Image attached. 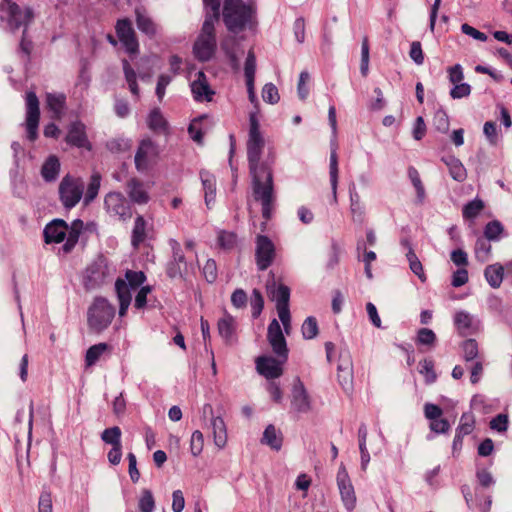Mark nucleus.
<instances>
[{
  "instance_id": "1",
  "label": "nucleus",
  "mask_w": 512,
  "mask_h": 512,
  "mask_svg": "<svg viewBox=\"0 0 512 512\" xmlns=\"http://www.w3.org/2000/svg\"><path fill=\"white\" fill-rule=\"evenodd\" d=\"M247 157L253 183L273 180L270 166L274 162L275 152L265 141L256 113H251L249 117Z\"/></svg>"
},
{
  "instance_id": "2",
  "label": "nucleus",
  "mask_w": 512,
  "mask_h": 512,
  "mask_svg": "<svg viewBox=\"0 0 512 512\" xmlns=\"http://www.w3.org/2000/svg\"><path fill=\"white\" fill-rule=\"evenodd\" d=\"M146 281V276L142 271L127 270L125 279H117L115 288L119 300V315L122 317L126 314L132 300L133 293H137L138 289Z\"/></svg>"
},
{
  "instance_id": "3",
  "label": "nucleus",
  "mask_w": 512,
  "mask_h": 512,
  "mask_svg": "<svg viewBox=\"0 0 512 512\" xmlns=\"http://www.w3.org/2000/svg\"><path fill=\"white\" fill-rule=\"evenodd\" d=\"M215 24V16H206L201 32L194 43L193 52L195 57L200 61L210 60L215 53Z\"/></svg>"
},
{
  "instance_id": "4",
  "label": "nucleus",
  "mask_w": 512,
  "mask_h": 512,
  "mask_svg": "<svg viewBox=\"0 0 512 512\" xmlns=\"http://www.w3.org/2000/svg\"><path fill=\"white\" fill-rule=\"evenodd\" d=\"M250 15L251 9L242 0H225L223 19L231 32L242 30Z\"/></svg>"
},
{
  "instance_id": "5",
  "label": "nucleus",
  "mask_w": 512,
  "mask_h": 512,
  "mask_svg": "<svg viewBox=\"0 0 512 512\" xmlns=\"http://www.w3.org/2000/svg\"><path fill=\"white\" fill-rule=\"evenodd\" d=\"M114 308L107 300L97 298L88 310V324L95 331H102L111 323Z\"/></svg>"
},
{
  "instance_id": "6",
  "label": "nucleus",
  "mask_w": 512,
  "mask_h": 512,
  "mask_svg": "<svg viewBox=\"0 0 512 512\" xmlns=\"http://www.w3.org/2000/svg\"><path fill=\"white\" fill-rule=\"evenodd\" d=\"M26 117L24 127L26 136L30 142L38 139V127L40 122V102L35 92L28 91L25 96Z\"/></svg>"
},
{
  "instance_id": "7",
  "label": "nucleus",
  "mask_w": 512,
  "mask_h": 512,
  "mask_svg": "<svg viewBox=\"0 0 512 512\" xmlns=\"http://www.w3.org/2000/svg\"><path fill=\"white\" fill-rule=\"evenodd\" d=\"M286 361L287 358L283 357L276 359L271 356H260L255 361L256 370L266 379H276L283 374V365Z\"/></svg>"
},
{
  "instance_id": "8",
  "label": "nucleus",
  "mask_w": 512,
  "mask_h": 512,
  "mask_svg": "<svg viewBox=\"0 0 512 512\" xmlns=\"http://www.w3.org/2000/svg\"><path fill=\"white\" fill-rule=\"evenodd\" d=\"M8 16V25L12 30L23 27L27 31L28 25L34 18V13L30 7H20L18 4H11L5 9Z\"/></svg>"
},
{
  "instance_id": "9",
  "label": "nucleus",
  "mask_w": 512,
  "mask_h": 512,
  "mask_svg": "<svg viewBox=\"0 0 512 512\" xmlns=\"http://www.w3.org/2000/svg\"><path fill=\"white\" fill-rule=\"evenodd\" d=\"M117 37L129 54L135 55L139 51V44L131 22L127 19L118 20L115 26Z\"/></svg>"
},
{
  "instance_id": "10",
  "label": "nucleus",
  "mask_w": 512,
  "mask_h": 512,
  "mask_svg": "<svg viewBox=\"0 0 512 512\" xmlns=\"http://www.w3.org/2000/svg\"><path fill=\"white\" fill-rule=\"evenodd\" d=\"M267 339L273 352L278 357L288 358L286 340L278 320L273 319L270 322L267 331Z\"/></svg>"
},
{
  "instance_id": "11",
  "label": "nucleus",
  "mask_w": 512,
  "mask_h": 512,
  "mask_svg": "<svg viewBox=\"0 0 512 512\" xmlns=\"http://www.w3.org/2000/svg\"><path fill=\"white\" fill-rule=\"evenodd\" d=\"M274 245L272 241L263 235H259L256 239V261L259 269L265 270L273 261Z\"/></svg>"
},
{
  "instance_id": "12",
  "label": "nucleus",
  "mask_w": 512,
  "mask_h": 512,
  "mask_svg": "<svg viewBox=\"0 0 512 512\" xmlns=\"http://www.w3.org/2000/svg\"><path fill=\"white\" fill-rule=\"evenodd\" d=\"M337 483L345 507L348 510L354 509L356 505V495L349 479L348 472L344 467H341L338 471Z\"/></svg>"
},
{
  "instance_id": "13",
  "label": "nucleus",
  "mask_w": 512,
  "mask_h": 512,
  "mask_svg": "<svg viewBox=\"0 0 512 512\" xmlns=\"http://www.w3.org/2000/svg\"><path fill=\"white\" fill-rule=\"evenodd\" d=\"M191 91L196 101H211L214 90L210 87L207 77L202 71L195 74V79L191 82Z\"/></svg>"
},
{
  "instance_id": "14",
  "label": "nucleus",
  "mask_w": 512,
  "mask_h": 512,
  "mask_svg": "<svg viewBox=\"0 0 512 512\" xmlns=\"http://www.w3.org/2000/svg\"><path fill=\"white\" fill-rule=\"evenodd\" d=\"M273 180L253 183V195L256 200L262 202L263 216L270 218V205L272 201Z\"/></svg>"
},
{
  "instance_id": "15",
  "label": "nucleus",
  "mask_w": 512,
  "mask_h": 512,
  "mask_svg": "<svg viewBox=\"0 0 512 512\" xmlns=\"http://www.w3.org/2000/svg\"><path fill=\"white\" fill-rule=\"evenodd\" d=\"M66 141L71 145L87 151L92 150V144L86 135L85 125L81 122H74L70 125Z\"/></svg>"
},
{
  "instance_id": "16",
  "label": "nucleus",
  "mask_w": 512,
  "mask_h": 512,
  "mask_svg": "<svg viewBox=\"0 0 512 512\" xmlns=\"http://www.w3.org/2000/svg\"><path fill=\"white\" fill-rule=\"evenodd\" d=\"M157 157V148L150 140L141 142L135 155V164L138 170L145 169Z\"/></svg>"
},
{
  "instance_id": "17",
  "label": "nucleus",
  "mask_w": 512,
  "mask_h": 512,
  "mask_svg": "<svg viewBox=\"0 0 512 512\" xmlns=\"http://www.w3.org/2000/svg\"><path fill=\"white\" fill-rule=\"evenodd\" d=\"M105 206L108 212L121 218L131 216L130 208L125 198L119 193H110L105 197Z\"/></svg>"
},
{
  "instance_id": "18",
  "label": "nucleus",
  "mask_w": 512,
  "mask_h": 512,
  "mask_svg": "<svg viewBox=\"0 0 512 512\" xmlns=\"http://www.w3.org/2000/svg\"><path fill=\"white\" fill-rule=\"evenodd\" d=\"M92 224L85 225L82 220H74L70 227L66 226V251L72 249L80 240H85L86 233Z\"/></svg>"
},
{
  "instance_id": "19",
  "label": "nucleus",
  "mask_w": 512,
  "mask_h": 512,
  "mask_svg": "<svg viewBox=\"0 0 512 512\" xmlns=\"http://www.w3.org/2000/svg\"><path fill=\"white\" fill-rule=\"evenodd\" d=\"M46 244L61 243L64 241V219H54L48 223L43 231Z\"/></svg>"
},
{
  "instance_id": "20",
  "label": "nucleus",
  "mask_w": 512,
  "mask_h": 512,
  "mask_svg": "<svg viewBox=\"0 0 512 512\" xmlns=\"http://www.w3.org/2000/svg\"><path fill=\"white\" fill-rule=\"evenodd\" d=\"M127 194L133 203L144 205L148 203L150 196L143 183L136 179H131L127 184Z\"/></svg>"
},
{
  "instance_id": "21",
  "label": "nucleus",
  "mask_w": 512,
  "mask_h": 512,
  "mask_svg": "<svg viewBox=\"0 0 512 512\" xmlns=\"http://www.w3.org/2000/svg\"><path fill=\"white\" fill-rule=\"evenodd\" d=\"M211 429L213 441L218 449H223L227 445L228 436L224 419L220 416L212 417Z\"/></svg>"
},
{
  "instance_id": "22",
  "label": "nucleus",
  "mask_w": 512,
  "mask_h": 512,
  "mask_svg": "<svg viewBox=\"0 0 512 512\" xmlns=\"http://www.w3.org/2000/svg\"><path fill=\"white\" fill-rule=\"evenodd\" d=\"M267 293L269 298L275 302L276 308L288 305L290 290L287 286L273 282L267 285Z\"/></svg>"
},
{
  "instance_id": "23",
  "label": "nucleus",
  "mask_w": 512,
  "mask_h": 512,
  "mask_svg": "<svg viewBox=\"0 0 512 512\" xmlns=\"http://www.w3.org/2000/svg\"><path fill=\"white\" fill-rule=\"evenodd\" d=\"M292 406L298 412H305L310 409L309 397L301 382L296 383L293 387Z\"/></svg>"
},
{
  "instance_id": "24",
  "label": "nucleus",
  "mask_w": 512,
  "mask_h": 512,
  "mask_svg": "<svg viewBox=\"0 0 512 512\" xmlns=\"http://www.w3.org/2000/svg\"><path fill=\"white\" fill-rule=\"evenodd\" d=\"M454 323L461 334H468L476 330L477 325L473 316L464 310L458 311L454 316Z\"/></svg>"
},
{
  "instance_id": "25",
  "label": "nucleus",
  "mask_w": 512,
  "mask_h": 512,
  "mask_svg": "<svg viewBox=\"0 0 512 512\" xmlns=\"http://www.w3.org/2000/svg\"><path fill=\"white\" fill-rule=\"evenodd\" d=\"M60 161L55 155H50L41 167V176L46 182L55 181L60 172Z\"/></svg>"
},
{
  "instance_id": "26",
  "label": "nucleus",
  "mask_w": 512,
  "mask_h": 512,
  "mask_svg": "<svg viewBox=\"0 0 512 512\" xmlns=\"http://www.w3.org/2000/svg\"><path fill=\"white\" fill-rule=\"evenodd\" d=\"M83 194V185L78 180L66 178V207L75 206Z\"/></svg>"
},
{
  "instance_id": "27",
  "label": "nucleus",
  "mask_w": 512,
  "mask_h": 512,
  "mask_svg": "<svg viewBox=\"0 0 512 512\" xmlns=\"http://www.w3.org/2000/svg\"><path fill=\"white\" fill-rule=\"evenodd\" d=\"M484 275L492 288H499L504 278V267L499 263L489 265L486 267Z\"/></svg>"
},
{
  "instance_id": "28",
  "label": "nucleus",
  "mask_w": 512,
  "mask_h": 512,
  "mask_svg": "<svg viewBox=\"0 0 512 512\" xmlns=\"http://www.w3.org/2000/svg\"><path fill=\"white\" fill-rule=\"evenodd\" d=\"M262 443L269 446L276 451L280 450L282 446V434L273 425H268L263 433Z\"/></svg>"
},
{
  "instance_id": "29",
  "label": "nucleus",
  "mask_w": 512,
  "mask_h": 512,
  "mask_svg": "<svg viewBox=\"0 0 512 512\" xmlns=\"http://www.w3.org/2000/svg\"><path fill=\"white\" fill-rule=\"evenodd\" d=\"M33 48L34 44L32 40L27 37L26 30H23L22 38L17 49V55L24 65L30 63Z\"/></svg>"
},
{
  "instance_id": "30",
  "label": "nucleus",
  "mask_w": 512,
  "mask_h": 512,
  "mask_svg": "<svg viewBox=\"0 0 512 512\" xmlns=\"http://www.w3.org/2000/svg\"><path fill=\"white\" fill-rule=\"evenodd\" d=\"M147 123L149 128L156 132H165L168 128L167 120L158 109L149 113Z\"/></svg>"
},
{
  "instance_id": "31",
  "label": "nucleus",
  "mask_w": 512,
  "mask_h": 512,
  "mask_svg": "<svg viewBox=\"0 0 512 512\" xmlns=\"http://www.w3.org/2000/svg\"><path fill=\"white\" fill-rule=\"evenodd\" d=\"M46 106L47 109L50 112H52L53 118H60L62 110L64 108V96H56L51 93H48L46 96Z\"/></svg>"
},
{
  "instance_id": "32",
  "label": "nucleus",
  "mask_w": 512,
  "mask_h": 512,
  "mask_svg": "<svg viewBox=\"0 0 512 512\" xmlns=\"http://www.w3.org/2000/svg\"><path fill=\"white\" fill-rule=\"evenodd\" d=\"M136 24L141 32L150 36H154L156 34V26L154 22L139 10L136 11Z\"/></svg>"
},
{
  "instance_id": "33",
  "label": "nucleus",
  "mask_w": 512,
  "mask_h": 512,
  "mask_svg": "<svg viewBox=\"0 0 512 512\" xmlns=\"http://www.w3.org/2000/svg\"><path fill=\"white\" fill-rule=\"evenodd\" d=\"M122 63H123V70H124L125 79H126V81L128 83L129 90H130V92L132 93L133 96H135L136 98H139L140 91H139V87H138V84H137L136 73L132 69V67L130 66L128 61L123 60Z\"/></svg>"
},
{
  "instance_id": "34",
  "label": "nucleus",
  "mask_w": 512,
  "mask_h": 512,
  "mask_svg": "<svg viewBox=\"0 0 512 512\" xmlns=\"http://www.w3.org/2000/svg\"><path fill=\"white\" fill-rule=\"evenodd\" d=\"M146 222L142 216L135 219V225L132 231V245L137 248L145 239Z\"/></svg>"
},
{
  "instance_id": "35",
  "label": "nucleus",
  "mask_w": 512,
  "mask_h": 512,
  "mask_svg": "<svg viewBox=\"0 0 512 512\" xmlns=\"http://www.w3.org/2000/svg\"><path fill=\"white\" fill-rule=\"evenodd\" d=\"M330 180L333 193V199L337 201V185H338V161L336 150L333 149L330 155Z\"/></svg>"
},
{
  "instance_id": "36",
  "label": "nucleus",
  "mask_w": 512,
  "mask_h": 512,
  "mask_svg": "<svg viewBox=\"0 0 512 512\" xmlns=\"http://www.w3.org/2000/svg\"><path fill=\"white\" fill-rule=\"evenodd\" d=\"M407 259L409 261V266H410L411 271L416 276H418V278L422 282H425L427 278H426L422 263L420 262V260L416 256V254L414 253L412 247H409V252L407 253Z\"/></svg>"
},
{
  "instance_id": "37",
  "label": "nucleus",
  "mask_w": 512,
  "mask_h": 512,
  "mask_svg": "<svg viewBox=\"0 0 512 512\" xmlns=\"http://www.w3.org/2000/svg\"><path fill=\"white\" fill-rule=\"evenodd\" d=\"M101 185V176L98 173H94L91 178L89 185L87 187L86 194L84 196V203L89 204L91 201H93L100 189Z\"/></svg>"
},
{
  "instance_id": "38",
  "label": "nucleus",
  "mask_w": 512,
  "mask_h": 512,
  "mask_svg": "<svg viewBox=\"0 0 512 512\" xmlns=\"http://www.w3.org/2000/svg\"><path fill=\"white\" fill-rule=\"evenodd\" d=\"M202 184L205 189V203L207 207H210L216 195L215 179L213 176L206 175V177H202Z\"/></svg>"
},
{
  "instance_id": "39",
  "label": "nucleus",
  "mask_w": 512,
  "mask_h": 512,
  "mask_svg": "<svg viewBox=\"0 0 512 512\" xmlns=\"http://www.w3.org/2000/svg\"><path fill=\"white\" fill-rule=\"evenodd\" d=\"M138 508L140 512H153L155 508V499L152 492L144 489L138 500Z\"/></svg>"
},
{
  "instance_id": "40",
  "label": "nucleus",
  "mask_w": 512,
  "mask_h": 512,
  "mask_svg": "<svg viewBox=\"0 0 512 512\" xmlns=\"http://www.w3.org/2000/svg\"><path fill=\"white\" fill-rule=\"evenodd\" d=\"M204 449V436L201 431L195 430L190 438V452L193 457L201 455Z\"/></svg>"
},
{
  "instance_id": "41",
  "label": "nucleus",
  "mask_w": 512,
  "mask_h": 512,
  "mask_svg": "<svg viewBox=\"0 0 512 512\" xmlns=\"http://www.w3.org/2000/svg\"><path fill=\"white\" fill-rule=\"evenodd\" d=\"M302 335L305 339H313L318 335V324L314 317L310 316L302 324Z\"/></svg>"
},
{
  "instance_id": "42",
  "label": "nucleus",
  "mask_w": 512,
  "mask_h": 512,
  "mask_svg": "<svg viewBox=\"0 0 512 512\" xmlns=\"http://www.w3.org/2000/svg\"><path fill=\"white\" fill-rule=\"evenodd\" d=\"M359 448L361 453V464L362 468L366 469L370 462V455L366 448V440H367V429L365 427H361L359 429Z\"/></svg>"
},
{
  "instance_id": "43",
  "label": "nucleus",
  "mask_w": 512,
  "mask_h": 512,
  "mask_svg": "<svg viewBox=\"0 0 512 512\" xmlns=\"http://www.w3.org/2000/svg\"><path fill=\"white\" fill-rule=\"evenodd\" d=\"M218 242L221 248L231 250L237 246V236L233 232L221 231L218 234Z\"/></svg>"
},
{
  "instance_id": "44",
  "label": "nucleus",
  "mask_w": 512,
  "mask_h": 512,
  "mask_svg": "<svg viewBox=\"0 0 512 512\" xmlns=\"http://www.w3.org/2000/svg\"><path fill=\"white\" fill-rule=\"evenodd\" d=\"M448 166L454 180L461 182L466 179V169L458 159H451L450 162H448Z\"/></svg>"
},
{
  "instance_id": "45",
  "label": "nucleus",
  "mask_w": 512,
  "mask_h": 512,
  "mask_svg": "<svg viewBox=\"0 0 512 512\" xmlns=\"http://www.w3.org/2000/svg\"><path fill=\"white\" fill-rule=\"evenodd\" d=\"M107 349L108 345L105 343H99L90 347L86 353L87 365H93Z\"/></svg>"
},
{
  "instance_id": "46",
  "label": "nucleus",
  "mask_w": 512,
  "mask_h": 512,
  "mask_svg": "<svg viewBox=\"0 0 512 512\" xmlns=\"http://www.w3.org/2000/svg\"><path fill=\"white\" fill-rule=\"evenodd\" d=\"M101 438L105 443L112 444L113 446L121 445V430L117 426L105 429L101 435Z\"/></svg>"
},
{
  "instance_id": "47",
  "label": "nucleus",
  "mask_w": 512,
  "mask_h": 512,
  "mask_svg": "<svg viewBox=\"0 0 512 512\" xmlns=\"http://www.w3.org/2000/svg\"><path fill=\"white\" fill-rule=\"evenodd\" d=\"M350 209L355 221H361L364 214V207L360 202V197L357 193H350Z\"/></svg>"
},
{
  "instance_id": "48",
  "label": "nucleus",
  "mask_w": 512,
  "mask_h": 512,
  "mask_svg": "<svg viewBox=\"0 0 512 512\" xmlns=\"http://www.w3.org/2000/svg\"><path fill=\"white\" fill-rule=\"evenodd\" d=\"M483 208V201L480 199H474L464 206L463 215L466 218H474L482 211Z\"/></svg>"
},
{
  "instance_id": "49",
  "label": "nucleus",
  "mask_w": 512,
  "mask_h": 512,
  "mask_svg": "<svg viewBox=\"0 0 512 512\" xmlns=\"http://www.w3.org/2000/svg\"><path fill=\"white\" fill-rule=\"evenodd\" d=\"M218 331L220 335L226 339L231 338L234 331V320L230 316H226L219 320Z\"/></svg>"
},
{
  "instance_id": "50",
  "label": "nucleus",
  "mask_w": 512,
  "mask_h": 512,
  "mask_svg": "<svg viewBox=\"0 0 512 512\" xmlns=\"http://www.w3.org/2000/svg\"><path fill=\"white\" fill-rule=\"evenodd\" d=\"M262 98L267 103H277L280 99L277 87L272 83L265 84L262 89Z\"/></svg>"
},
{
  "instance_id": "51",
  "label": "nucleus",
  "mask_w": 512,
  "mask_h": 512,
  "mask_svg": "<svg viewBox=\"0 0 512 512\" xmlns=\"http://www.w3.org/2000/svg\"><path fill=\"white\" fill-rule=\"evenodd\" d=\"M152 291L151 286L149 285H141L135 295L134 306L137 309H143L147 303V295Z\"/></svg>"
},
{
  "instance_id": "52",
  "label": "nucleus",
  "mask_w": 512,
  "mask_h": 512,
  "mask_svg": "<svg viewBox=\"0 0 512 512\" xmlns=\"http://www.w3.org/2000/svg\"><path fill=\"white\" fill-rule=\"evenodd\" d=\"M503 232V226L498 221L489 222L484 230L485 237L488 240H496Z\"/></svg>"
},
{
  "instance_id": "53",
  "label": "nucleus",
  "mask_w": 512,
  "mask_h": 512,
  "mask_svg": "<svg viewBox=\"0 0 512 512\" xmlns=\"http://www.w3.org/2000/svg\"><path fill=\"white\" fill-rule=\"evenodd\" d=\"M434 125L442 133H446L449 130V117L446 112L439 110L435 113Z\"/></svg>"
},
{
  "instance_id": "54",
  "label": "nucleus",
  "mask_w": 512,
  "mask_h": 512,
  "mask_svg": "<svg viewBox=\"0 0 512 512\" xmlns=\"http://www.w3.org/2000/svg\"><path fill=\"white\" fill-rule=\"evenodd\" d=\"M245 77L246 81H254L255 72H256V58L252 51L248 53V56L246 58L245 62Z\"/></svg>"
},
{
  "instance_id": "55",
  "label": "nucleus",
  "mask_w": 512,
  "mask_h": 512,
  "mask_svg": "<svg viewBox=\"0 0 512 512\" xmlns=\"http://www.w3.org/2000/svg\"><path fill=\"white\" fill-rule=\"evenodd\" d=\"M492 247L489 243L485 242L484 240H478L476 243V250L475 254L476 257L482 261L485 262L488 260V257L491 253Z\"/></svg>"
},
{
  "instance_id": "56",
  "label": "nucleus",
  "mask_w": 512,
  "mask_h": 512,
  "mask_svg": "<svg viewBox=\"0 0 512 512\" xmlns=\"http://www.w3.org/2000/svg\"><path fill=\"white\" fill-rule=\"evenodd\" d=\"M409 177L417 191L419 200L422 201L425 197V190H424V186L421 182L418 171L414 168H410L409 169Z\"/></svg>"
},
{
  "instance_id": "57",
  "label": "nucleus",
  "mask_w": 512,
  "mask_h": 512,
  "mask_svg": "<svg viewBox=\"0 0 512 512\" xmlns=\"http://www.w3.org/2000/svg\"><path fill=\"white\" fill-rule=\"evenodd\" d=\"M464 357L467 361L475 359L478 355V345L474 339H468L463 343Z\"/></svg>"
},
{
  "instance_id": "58",
  "label": "nucleus",
  "mask_w": 512,
  "mask_h": 512,
  "mask_svg": "<svg viewBox=\"0 0 512 512\" xmlns=\"http://www.w3.org/2000/svg\"><path fill=\"white\" fill-rule=\"evenodd\" d=\"M203 275L210 283L214 282L217 278V266L213 259H207L203 265Z\"/></svg>"
},
{
  "instance_id": "59",
  "label": "nucleus",
  "mask_w": 512,
  "mask_h": 512,
  "mask_svg": "<svg viewBox=\"0 0 512 512\" xmlns=\"http://www.w3.org/2000/svg\"><path fill=\"white\" fill-rule=\"evenodd\" d=\"M250 305H251V308H252L253 316L254 317L259 316L261 311H262V309H263V306H264V300H263V297H262V295L260 294V292L258 290H254L252 292Z\"/></svg>"
},
{
  "instance_id": "60",
  "label": "nucleus",
  "mask_w": 512,
  "mask_h": 512,
  "mask_svg": "<svg viewBox=\"0 0 512 512\" xmlns=\"http://www.w3.org/2000/svg\"><path fill=\"white\" fill-rule=\"evenodd\" d=\"M188 132L190 137L197 143H202L203 141V131L201 128V120L195 119L191 122L188 128Z\"/></svg>"
},
{
  "instance_id": "61",
  "label": "nucleus",
  "mask_w": 512,
  "mask_h": 512,
  "mask_svg": "<svg viewBox=\"0 0 512 512\" xmlns=\"http://www.w3.org/2000/svg\"><path fill=\"white\" fill-rule=\"evenodd\" d=\"M470 92V85L467 83H462L461 81L459 83L454 84V87L451 89L450 95L454 99H459L468 96Z\"/></svg>"
},
{
  "instance_id": "62",
  "label": "nucleus",
  "mask_w": 512,
  "mask_h": 512,
  "mask_svg": "<svg viewBox=\"0 0 512 512\" xmlns=\"http://www.w3.org/2000/svg\"><path fill=\"white\" fill-rule=\"evenodd\" d=\"M420 373L424 376L427 383H432L436 379V373L434 372L433 363L429 360L421 362Z\"/></svg>"
},
{
  "instance_id": "63",
  "label": "nucleus",
  "mask_w": 512,
  "mask_h": 512,
  "mask_svg": "<svg viewBox=\"0 0 512 512\" xmlns=\"http://www.w3.org/2000/svg\"><path fill=\"white\" fill-rule=\"evenodd\" d=\"M114 110L118 117L125 118L130 113V105L126 99L116 98L114 104Z\"/></svg>"
},
{
  "instance_id": "64",
  "label": "nucleus",
  "mask_w": 512,
  "mask_h": 512,
  "mask_svg": "<svg viewBox=\"0 0 512 512\" xmlns=\"http://www.w3.org/2000/svg\"><path fill=\"white\" fill-rule=\"evenodd\" d=\"M436 336L431 329H420L417 336V341L421 345H433Z\"/></svg>"
}]
</instances>
